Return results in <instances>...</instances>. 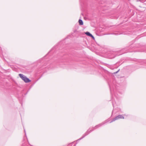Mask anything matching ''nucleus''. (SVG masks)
I'll list each match as a JSON object with an SVG mask.
<instances>
[{"mask_svg": "<svg viewBox=\"0 0 146 146\" xmlns=\"http://www.w3.org/2000/svg\"><path fill=\"white\" fill-rule=\"evenodd\" d=\"M124 119V117L122 115H118L115 118H113V120L111 121L110 123H111L113 121H115V120L118 119Z\"/></svg>", "mask_w": 146, "mask_h": 146, "instance_id": "obj_2", "label": "nucleus"}, {"mask_svg": "<svg viewBox=\"0 0 146 146\" xmlns=\"http://www.w3.org/2000/svg\"><path fill=\"white\" fill-rule=\"evenodd\" d=\"M19 76L26 83H28L31 82V80L22 74H19Z\"/></svg>", "mask_w": 146, "mask_h": 146, "instance_id": "obj_1", "label": "nucleus"}, {"mask_svg": "<svg viewBox=\"0 0 146 146\" xmlns=\"http://www.w3.org/2000/svg\"><path fill=\"white\" fill-rule=\"evenodd\" d=\"M118 72V71H117V72H116L115 73H117Z\"/></svg>", "mask_w": 146, "mask_h": 146, "instance_id": "obj_6", "label": "nucleus"}, {"mask_svg": "<svg viewBox=\"0 0 146 146\" xmlns=\"http://www.w3.org/2000/svg\"><path fill=\"white\" fill-rule=\"evenodd\" d=\"M85 34L86 35H87L88 36H90L92 37L93 38H94V37L93 36L90 34L89 32H87L85 33Z\"/></svg>", "mask_w": 146, "mask_h": 146, "instance_id": "obj_3", "label": "nucleus"}, {"mask_svg": "<svg viewBox=\"0 0 146 146\" xmlns=\"http://www.w3.org/2000/svg\"><path fill=\"white\" fill-rule=\"evenodd\" d=\"M79 25H82L83 24V23L81 19H79L78 21Z\"/></svg>", "mask_w": 146, "mask_h": 146, "instance_id": "obj_4", "label": "nucleus"}, {"mask_svg": "<svg viewBox=\"0 0 146 146\" xmlns=\"http://www.w3.org/2000/svg\"><path fill=\"white\" fill-rule=\"evenodd\" d=\"M101 126V125L100 124V125H97V126H96V127H100V126Z\"/></svg>", "mask_w": 146, "mask_h": 146, "instance_id": "obj_5", "label": "nucleus"}]
</instances>
